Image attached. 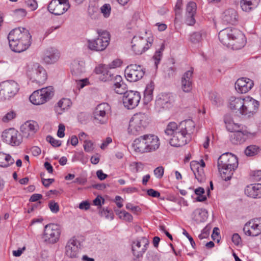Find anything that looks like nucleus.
Masks as SVG:
<instances>
[{"label":"nucleus","mask_w":261,"mask_h":261,"mask_svg":"<svg viewBox=\"0 0 261 261\" xmlns=\"http://www.w3.org/2000/svg\"><path fill=\"white\" fill-rule=\"evenodd\" d=\"M194 129V122L188 119L178 124L175 122H170L165 130V133L171 137L169 139L170 144L178 147L183 146L190 141Z\"/></svg>","instance_id":"1"},{"label":"nucleus","mask_w":261,"mask_h":261,"mask_svg":"<svg viewBox=\"0 0 261 261\" xmlns=\"http://www.w3.org/2000/svg\"><path fill=\"white\" fill-rule=\"evenodd\" d=\"M31 38L29 30L24 28H15L8 35L9 46L16 53L26 50L31 44Z\"/></svg>","instance_id":"2"},{"label":"nucleus","mask_w":261,"mask_h":261,"mask_svg":"<svg viewBox=\"0 0 261 261\" xmlns=\"http://www.w3.org/2000/svg\"><path fill=\"white\" fill-rule=\"evenodd\" d=\"M220 42L228 47L233 49H240L245 44L246 40L243 33L233 28H227L219 33Z\"/></svg>","instance_id":"3"},{"label":"nucleus","mask_w":261,"mask_h":261,"mask_svg":"<svg viewBox=\"0 0 261 261\" xmlns=\"http://www.w3.org/2000/svg\"><path fill=\"white\" fill-rule=\"evenodd\" d=\"M160 146L159 137L153 134H146L136 138L133 146L136 152L148 153L156 150Z\"/></svg>","instance_id":"4"},{"label":"nucleus","mask_w":261,"mask_h":261,"mask_svg":"<svg viewBox=\"0 0 261 261\" xmlns=\"http://www.w3.org/2000/svg\"><path fill=\"white\" fill-rule=\"evenodd\" d=\"M148 123L149 117L147 114L143 113H136L130 120L128 133L137 135L145 129Z\"/></svg>","instance_id":"5"},{"label":"nucleus","mask_w":261,"mask_h":261,"mask_svg":"<svg viewBox=\"0 0 261 261\" xmlns=\"http://www.w3.org/2000/svg\"><path fill=\"white\" fill-rule=\"evenodd\" d=\"M97 33L98 36L96 38L88 40V47L93 51H102L109 44L110 35L108 32L101 30H97Z\"/></svg>","instance_id":"6"},{"label":"nucleus","mask_w":261,"mask_h":261,"mask_svg":"<svg viewBox=\"0 0 261 261\" xmlns=\"http://www.w3.org/2000/svg\"><path fill=\"white\" fill-rule=\"evenodd\" d=\"M53 95V88L46 87L34 91L30 96V100L34 105H40L49 100Z\"/></svg>","instance_id":"7"},{"label":"nucleus","mask_w":261,"mask_h":261,"mask_svg":"<svg viewBox=\"0 0 261 261\" xmlns=\"http://www.w3.org/2000/svg\"><path fill=\"white\" fill-rule=\"evenodd\" d=\"M19 89L18 84L14 81H6L0 83V100H8L14 97Z\"/></svg>","instance_id":"8"},{"label":"nucleus","mask_w":261,"mask_h":261,"mask_svg":"<svg viewBox=\"0 0 261 261\" xmlns=\"http://www.w3.org/2000/svg\"><path fill=\"white\" fill-rule=\"evenodd\" d=\"M2 138L4 142L12 146H19L22 142L21 134L14 128L5 130L2 134Z\"/></svg>","instance_id":"9"},{"label":"nucleus","mask_w":261,"mask_h":261,"mask_svg":"<svg viewBox=\"0 0 261 261\" xmlns=\"http://www.w3.org/2000/svg\"><path fill=\"white\" fill-rule=\"evenodd\" d=\"M27 75L31 80L39 84H43L47 80V73L45 70L38 63L34 64L29 69Z\"/></svg>","instance_id":"10"},{"label":"nucleus","mask_w":261,"mask_h":261,"mask_svg":"<svg viewBox=\"0 0 261 261\" xmlns=\"http://www.w3.org/2000/svg\"><path fill=\"white\" fill-rule=\"evenodd\" d=\"M111 112V108L108 103H102L98 105L93 113L95 123L100 124L106 123Z\"/></svg>","instance_id":"11"},{"label":"nucleus","mask_w":261,"mask_h":261,"mask_svg":"<svg viewBox=\"0 0 261 261\" xmlns=\"http://www.w3.org/2000/svg\"><path fill=\"white\" fill-rule=\"evenodd\" d=\"M60 233V230L57 225L47 224L44 227L42 238L47 243L54 244L59 240Z\"/></svg>","instance_id":"12"},{"label":"nucleus","mask_w":261,"mask_h":261,"mask_svg":"<svg viewBox=\"0 0 261 261\" xmlns=\"http://www.w3.org/2000/svg\"><path fill=\"white\" fill-rule=\"evenodd\" d=\"M144 69L137 64H130L126 67L124 71L125 76L127 81L135 82L141 79L144 76Z\"/></svg>","instance_id":"13"},{"label":"nucleus","mask_w":261,"mask_h":261,"mask_svg":"<svg viewBox=\"0 0 261 261\" xmlns=\"http://www.w3.org/2000/svg\"><path fill=\"white\" fill-rule=\"evenodd\" d=\"M81 243L75 237L68 241L65 246V254L70 258H77L80 255Z\"/></svg>","instance_id":"14"},{"label":"nucleus","mask_w":261,"mask_h":261,"mask_svg":"<svg viewBox=\"0 0 261 261\" xmlns=\"http://www.w3.org/2000/svg\"><path fill=\"white\" fill-rule=\"evenodd\" d=\"M70 6L68 0H52L48 6V10L56 15H60L66 12Z\"/></svg>","instance_id":"15"},{"label":"nucleus","mask_w":261,"mask_h":261,"mask_svg":"<svg viewBox=\"0 0 261 261\" xmlns=\"http://www.w3.org/2000/svg\"><path fill=\"white\" fill-rule=\"evenodd\" d=\"M243 231L248 236L256 237L261 233V218L250 220L244 225Z\"/></svg>","instance_id":"16"},{"label":"nucleus","mask_w":261,"mask_h":261,"mask_svg":"<svg viewBox=\"0 0 261 261\" xmlns=\"http://www.w3.org/2000/svg\"><path fill=\"white\" fill-rule=\"evenodd\" d=\"M141 99L139 92L135 91H128L123 97V103L127 109H133L139 104Z\"/></svg>","instance_id":"17"},{"label":"nucleus","mask_w":261,"mask_h":261,"mask_svg":"<svg viewBox=\"0 0 261 261\" xmlns=\"http://www.w3.org/2000/svg\"><path fill=\"white\" fill-rule=\"evenodd\" d=\"M151 45V42L141 37L134 36L132 40V47L137 55L142 54Z\"/></svg>","instance_id":"18"},{"label":"nucleus","mask_w":261,"mask_h":261,"mask_svg":"<svg viewBox=\"0 0 261 261\" xmlns=\"http://www.w3.org/2000/svg\"><path fill=\"white\" fill-rule=\"evenodd\" d=\"M217 166L237 169L238 166V159L236 156L231 153H223L219 158Z\"/></svg>","instance_id":"19"},{"label":"nucleus","mask_w":261,"mask_h":261,"mask_svg":"<svg viewBox=\"0 0 261 261\" xmlns=\"http://www.w3.org/2000/svg\"><path fill=\"white\" fill-rule=\"evenodd\" d=\"M149 244V241L146 237H141L134 241L132 249L135 256L139 258L146 251Z\"/></svg>","instance_id":"20"},{"label":"nucleus","mask_w":261,"mask_h":261,"mask_svg":"<svg viewBox=\"0 0 261 261\" xmlns=\"http://www.w3.org/2000/svg\"><path fill=\"white\" fill-rule=\"evenodd\" d=\"M242 115L250 117L255 113L258 108L259 102L250 97L244 98Z\"/></svg>","instance_id":"21"},{"label":"nucleus","mask_w":261,"mask_h":261,"mask_svg":"<svg viewBox=\"0 0 261 261\" xmlns=\"http://www.w3.org/2000/svg\"><path fill=\"white\" fill-rule=\"evenodd\" d=\"M254 86L253 81L247 77H241L235 83V88L238 93L245 94L249 91Z\"/></svg>","instance_id":"22"},{"label":"nucleus","mask_w":261,"mask_h":261,"mask_svg":"<svg viewBox=\"0 0 261 261\" xmlns=\"http://www.w3.org/2000/svg\"><path fill=\"white\" fill-rule=\"evenodd\" d=\"M38 128V125L35 121H27L21 126V135L22 137L32 138L37 132Z\"/></svg>","instance_id":"23"},{"label":"nucleus","mask_w":261,"mask_h":261,"mask_svg":"<svg viewBox=\"0 0 261 261\" xmlns=\"http://www.w3.org/2000/svg\"><path fill=\"white\" fill-rule=\"evenodd\" d=\"M71 73L75 81H77L85 73V63L83 60H75L70 66Z\"/></svg>","instance_id":"24"},{"label":"nucleus","mask_w":261,"mask_h":261,"mask_svg":"<svg viewBox=\"0 0 261 261\" xmlns=\"http://www.w3.org/2000/svg\"><path fill=\"white\" fill-rule=\"evenodd\" d=\"M173 101V96L169 93H162L158 95L155 100V107L160 110L170 108Z\"/></svg>","instance_id":"25"},{"label":"nucleus","mask_w":261,"mask_h":261,"mask_svg":"<svg viewBox=\"0 0 261 261\" xmlns=\"http://www.w3.org/2000/svg\"><path fill=\"white\" fill-rule=\"evenodd\" d=\"M221 19L225 24H234L238 21V15L237 12L231 8L225 10L222 14Z\"/></svg>","instance_id":"26"},{"label":"nucleus","mask_w":261,"mask_h":261,"mask_svg":"<svg viewBox=\"0 0 261 261\" xmlns=\"http://www.w3.org/2000/svg\"><path fill=\"white\" fill-rule=\"evenodd\" d=\"M197 9V5L193 2L188 3L186 7V22L188 25H193L195 23L194 18Z\"/></svg>","instance_id":"27"},{"label":"nucleus","mask_w":261,"mask_h":261,"mask_svg":"<svg viewBox=\"0 0 261 261\" xmlns=\"http://www.w3.org/2000/svg\"><path fill=\"white\" fill-rule=\"evenodd\" d=\"M245 195L254 199L261 198V184H250L245 189Z\"/></svg>","instance_id":"28"},{"label":"nucleus","mask_w":261,"mask_h":261,"mask_svg":"<svg viewBox=\"0 0 261 261\" xmlns=\"http://www.w3.org/2000/svg\"><path fill=\"white\" fill-rule=\"evenodd\" d=\"M59 57L60 53L57 49L49 48L44 51L42 59L46 64H51L56 62Z\"/></svg>","instance_id":"29"},{"label":"nucleus","mask_w":261,"mask_h":261,"mask_svg":"<svg viewBox=\"0 0 261 261\" xmlns=\"http://www.w3.org/2000/svg\"><path fill=\"white\" fill-rule=\"evenodd\" d=\"M193 71L191 69L186 71L181 80V87L182 91L186 93L190 92L192 89V77Z\"/></svg>","instance_id":"30"},{"label":"nucleus","mask_w":261,"mask_h":261,"mask_svg":"<svg viewBox=\"0 0 261 261\" xmlns=\"http://www.w3.org/2000/svg\"><path fill=\"white\" fill-rule=\"evenodd\" d=\"M250 133L246 129L233 133L230 136V141L234 144L243 143L247 139Z\"/></svg>","instance_id":"31"},{"label":"nucleus","mask_w":261,"mask_h":261,"mask_svg":"<svg viewBox=\"0 0 261 261\" xmlns=\"http://www.w3.org/2000/svg\"><path fill=\"white\" fill-rule=\"evenodd\" d=\"M244 98L231 96L229 100V108L236 113H239L242 115Z\"/></svg>","instance_id":"32"},{"label":"nucleus","mask_w":261,"mask_h":261,"mask_svg":"<svg viewBox=\"0 0 261 261\" xmlns=\"http://www.w3.org/2000/svg\"><path fill=\"white\" fill-rule=\"evenodd\" d=\"M192 219L196 223L203 222L208 217L207 212L205 209H196L192 214Z\"/></svg>","instance_id":"33"},{"label":"nucleus","mask_w":261,"mask_h":261,"mask_svg":"<svg viewBox=\"0 0 261 261\" xmlns=\"http://www.w3.org/2000/svg\"><path fill=\"white\" fill-rule=\"evenodd\" d=\"M190 168L193 171L195 178L198 181H201L204 176L203 169L200 167V163L197 161H192L190 163Z\"/></svg>","instance_id":"34"},{"label":"nucleus","mask_w":261,"mask_h":261,"mask_svg":"<svg viewBox=\"0 0 261 261\" xmlns=\"http://www.w3.org/2000/svg\"><path fill=\"white\" fill-rule=\"evenodd\" d=\"M259 0H241L240 5L243 11L249 12L258 5Z\"/></svg>","instance_id":"35"},{"label":"nucleus","mask_w":261,"mask_h":261,"mask_svg":"<svg viewBox=\"0 0 261 261\" xmlns=\"http://www.w3.org/2000/svg\"><path fill=\"white\" fill-rule=\"evenodd\" d=\"M116 81L114 84V90L116 93L119 94H123L126 92V85L123 82L121 76L117 75L115 76Z\"/></svg>","instance_id":"36"},{"label":"nucleus","mask_w":261,"mask_h":261,"mask_svg":"<svg viewBox=\"0 0 261 261\" xmlns=\"http://www.w3.org/2000/svg\"><path fill=\"white\" fill-rule=\"evenodd\" d=\"M71 102L69 99L63 98L59 101L55 107V110L58 114H62L65 110H67Z\"/></svg>","instance_id":"37"},{"label":"nucleus","mask_w":261,"mask_h":261,"mask_svg":"<svg viewBox=\"0 0 261 261\" xmlns=\"http://www.w3.org/2000/svg\"><path fill=\"white\" fill-rule=\"evenodd\" d=\"M218 168L222 178L225 181L231 179L233 174V171L236 169L230 168L228 167H218Z\"/></svg>","instance_id":"38"},{"label":"nucleus","mask_w":261,"mask_h":261,"mask_svg":"<svg viewBox=\"0 0 261 261\" xmlns=\"http://www.w3.org/2000/svg\"><path fill=\"white\" fill-rule=\"evenodd\" d=\"M14 160L9 154L0 152V166L2 167H8L13 164Z\"/></svg>","instance_id":"39"},{"label":"nucleus","mask_w":261,"mask_h":261,"mask_svg":"<svg viewBox=\"0 0 261 261\" xmlns=\"http://www.w3.org/2000/svg\"><path fill=\"white\" fill-rule=\"evenodd\" d=\"M226 128L228 130L235 133L237 131H242L246 129L245 126L239 123H234L233 121L227 122L225 120Z\"/></svg>","instance_id":"40"},{"label":"nucleus","mask_w":261,"mask_h":261,"mask_svg":"<svg viewBox=\"0 0 261 261\" xmlns=\"http://www.w3.org/2000/svg\"><path fill=\"white\" fill-rule=\"evenodd\" d=\"M153 89L152 84L147 85L144 92V100L145 103H147L152 99Z\"/></svg>","instance_id":"41"},{"label":"nucleus","mask_w":261,"mask_h":261,"mask_svg":"<svg viewBox=\"0 0 261 261\" xmlns=\"http://www.w3.org/2000/svg\"><path fill=\"white\" fill-rule=\"evenodd\" d=\"M259 151V147L256 145L248 146L245 150V153L247 156H253L256 154Z\"/></svg>","instance_id":"42"},{"label":"nucleus","mask_w":261,"mask_h":261,"mask_svg":"<svg viewBox=\"0 0 261 261\" xmlns=\"http://www.w3.org/2000/svg\"><path fill=\"white\" fill-rule=\"evenodd\" d=\"M101 13L105 18H108L111 14V7L109 4H105L100 8Z\"/></svg>","instance_id":"43"},{"label":"nucleus","mask_w":261,"mask_h":261,"mask_svg":"<svg viewBox=\"0 0 261 261\" xmlns=\"http://www.w3.org/2000/svg\"><path fill=\"white\" fill-rule=\"evenodd\" d=\"M131 170L135 173L142 171L144 169V165L141 162H134L130 165Z\"/></svg>","instance_id":"44"},{"label":"nucleus","mask_w":261,"mask_h":261,"mask_svg":"<svg viewBox=\"0 0 261 261\" xmlns=\"http://www.w3.org/2000/svg\"><path fill=\"white\" fill-rule=\"evenodd\" d=\"M114 77V74L112 73L111 71L108 70V67L107 66L105 69V72L103 73L102 76L100 78L101 80L106 82L112 81Z\"/></svg>","instance_id":"45"},{"label":"nucleus","mask_w":261,"mask_h":261,"mask_svg":"<svg viewBox=\"0 0 261 261\" xmlns=\"http://www.w3.org/2000/svg\"><path fill=\"white\" fill-rule=\"evenodd\" d=\"M164 45L162 44L160 50L156 51L154 56H153V59L154 60V64L157 68L158 65L159 64L160 61L161 60V57L162 56V51L164 49Z\"/></svg>","instance_id":"46"},{"label":"nucleus","mask_w":261,"mask_h":261,"mask_svg":"<svg viewBox=\"0 0 261 261\" xmlns=\"http://www.w3.org/2000/svg\"><path fill=\"white\" fill-rule=\"evenodd\" d=\"M147 258L148 261H160V255L157 252L150 251L147 254Z\"/></svg>","instance_id":"47"},{"label":"nucleus","mask_w":261,"mask_h":261,"mask_svg":"<svg viewBox=\"0 0 261 261\" xmlns=\"http://www.w3.org/2000/svg\"><path fill=\"white\" fill-rule=\"evenodd\" d=\"M16 116V114L14 111H11L8 112L4 115L2 118V121L4 122H8L15 118Z\"/></svg>","instance_id":"48"},{"label":"nucleus","mask_w":261,"mask_h":261,"mask_svg":"<svg viewBox=\"0 0 261 261\" xmlns=\"http://www.w3.org/2000/svg\"><path fill=\"white\" fill-rule=\"evenodd\" d=\"M211 226L209 225H206L202 230V232L199 235L198 237L200 240L206 238L208 237Z\"/></svg>","instance_id":"49"},{"label":"nucleus","mask_w":261,"mask_h":261,"mask_svg":"<svg viewBox=\"0 0 261 261\" xmlns=\"http://www.w3.org/2000/svg\"><path fill=\"white\" fill-rule=\"evenodd\" d=\"M83 146L84 150L88 152H92L94 149V144L91 140H85Z\"/></svg>","instance_id":"50"},{"label":"nucleus","mask_w":261,"mask_h":261,"mask_svg":"<svg viewBox=\"0 0 261 261\" xmlns=\"http://www.w3.org/2000/svg\"><path fill=\"white\" fill-rule=\"evenodd\" d=\"M46 140L50 143L54 147H59L61 145L60 141L55 139L54 138L50 136H48L46 137Z\"/></svg>","instance_id":"51"},{"label":"nucleus","mask_w":261,"mask_h":261,"mask_svg":"<svg viewBox=\"0 0 261 261\" xmlns=\"http://www.w3.org/2000/svg\"><path fill=\"white\" fill-rule=\"evenodd\" d=\"M210 97L213 105L218 106L222 103V99L216 94L212 93Z\"/></svg>","instance_id":"52"},{"label":"nucleus","mask_w":261,"mask_h":261,"mask_svg":"<svg viewBox=\"0 0 261 261\" xmlns=\"http://www.w3.org/2000/svg\"><path fill=\"white\" fill-rule=\"evenodd\" d=\"M202 39V34L200 32H196L191 35L190 37L191 41L194 43H197Z\"/></svg>","instance_id":"53"},{"label":"nucleus","mask_w":261,"mask_h":261,"mask_svg":"<svg viewBox=\"0 0 261 261\" xmlns=\"http://www.w3.org/2000/svg\"><path fill=\"white\" fill-rule=\"evenodd\" d=\"M153 172L155 177L160 179L163 176L164 169L162 166H159L154 170Z\"/></svg>","instance_id":"54"},{"label":"nucleus","mask_w":261,"mask_h":261,"mask_svg":"<svg viewBox=\"0 0 261 261\" xmlns=\"http://www.w3.org/2000/svg\"><path fill=\"white\" fill-rule=\"evenodd\" d=\"M48 206L51 212L54 213H57L59 211V204L54 201H50L48 203Z\"/></svg>","instance_id":"55"},{"label":"nucleus","mask_w":261,"mask_h":261,"mask_svg":"<svg viewBox=\"0 0 261 261\" xmlns=\"http://www.w3.org/2000/svg\"><path fill=\"white\" fill-rule=\"evenodd\" d=\"M121 64L122 62L120 59H116L107 66L108 67V69H113L120 67Z\"/></svg>","instance_id":"56"},{"label":"nucleus","mask_w":261,"mask_h":261,"mask_svg":"<svg viewBox=\"0 0 261 261\" xmlns=\"http://www.w3.org/2000/svg\"><path fill=\"white\" fill-rule=\"evenodd\" d=\"M182 6V0H177L175 6V15H179L181 14V10Z\"/></svg>","instance_id":"57"},{"label":"nucleus","mask_w":261,"mask_h":261,"mask_svg":"<svg viewBox=\"0 0 261 261\" xmlns=\"http://www.w3.org/2000/svg\"><path fill=\"white\" fill-rule=\"evenodd\" d=\"M26 5L31 10H35L37 8V3L35 0H28Z\"/></svg>","instance_id":"58"},{"label":"nucleus","mask_w":261,"mask_h":261,"mask_svg":"<svg viewBox=\"0 0 261 261\" xmlns=\"http://www.w3.org/2000/svg\"><path fill=\"white\" fill-rule=\"evenodd\" d=\"M65 126L63 124H60L57 132V135L59 138H63L64 135Z\"/></svg>","instance_id":"59"},{"label":"nucleus","mask_w":261,"mask_h":261,"mask_svg":"<svg viewBox=\"0 0 261 261\" xmlns=\"http://www.w3.org/2000/svg\"><path fill=\"white\" fill-rule=\"evenodd\" d=\"M147 193L149 196H152L153 197H159L160 196V193L152 189H150L147 190Z\"/></svg>","instance_id":"60"},{"label":"nucleus","mask_w":261,"mask_h":261,"mask_svg":"<svg viewBox=\"0 0 261 261\" xmlns=\"http://www.w3.org/2000/svg\"><path fill=\"white\" fill-rule=\"evenodd\" d=\"M232 241L235 245H238L241 242V238L238 233H234L232 237Z\"/></svg>","instance_id":"61"},{"label":"nucleus","mask_w":261,"mask_h":261,"mask_svg":"<svg viewBox=\"0 0 261 261\" xmlns=\"http://www.w3.org/2000/svg\"><path fill=\"white\" fill-rule=\"evenodd\" d=\"M126 209L130 210L133 212H137L140 211V208L138 206H134L132 203H128L126 205Z\"/></svg>","instance_id":"62"},{"label":"nucleus","mask_w":261,"mask_h":261,"mask_svg":"<svg viewBox=\"0 0 261 261\" xmlns=\"http://www.w3.org/2000/svg\"><path fill=\"white\" fill-rule=\"evenodd\" d=\"M87 115L84 113H81L78 115V120L81 123H85L87 121Z\"/></svg>","instance_id":"63"},{"label":"nucleus","mask_w":261,"mask_h":261,"mask_svg":"<svg viewBox=\"0 0 261 261\" xmlns=\"http://www.w3.org/2000/svg\"><path fill=\"white\" fill-rule=\"evenodd\" d=\"M252 175L254 180L256 181L261 180V170H256L254 171Z\"/></svg>","instance_id":"64"}]
</instances>
